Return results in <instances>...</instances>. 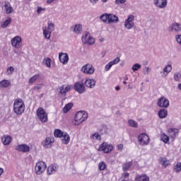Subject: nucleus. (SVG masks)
I'll return each mask as SVG.
<instances>
[{"label":"nucleus","mask_w":181,"mask_h":181,"mask_svg":"<svg viewBox=\"0 0 181 181\" xmlns=\"http://www.w3.org/2000/svg\"><path fill=\"white\" fill-rule=\"evenodd\" d=\"M13 112L16 115H22L25 112V103L21 98H17L14 100Z\"/></svg>","instance_id":"obj_1"},{"label":"nucleus","mask_w":181,"mask_h":181,"mask_svg":"<svg viewBox=\"0 0 181 181\" xmlns=\"http://www.w3.org/2000/svg\"><path fill=\"white\" fill-rule=\"evenodd\" d=\"M87 118H88V114L86 111H79L75 115L72 124L73 125H81L84 121L87 120Z\"/></svg>","instance_id":"obj_2"},{"label":"nucleus","mask_w":181,"mask_h":181,"mask_svg":"<svg viewBox=\"0 0 181 181\" xmlns=\"http://www.w3.org/2000/svg\"><path fill=\"white\" fill-rule=\"evenodd\" d=\"M36 115L38 119H40V121L42 124H45V122H47V113L46 112V111H45V109H43V107H38V109L36 110Z\"/></svg>","instance_id":"obj_3"},{"label":"nucleus","mask_w":181,"mask_h":181,"mask_svg":"<svg viewBox=\"0 0 181 181\" xmlns=\"http://www.w3.org/2000/svg\"><path fill=\"white\" fill-rule=\"evenodd\" d=\"M98 151L99 152H103V153H111L112 151H114V146L109 144L107 142H103L99 146Z\"/></svg>","instance_id":"obj_4"},{"label":"nucleus","mask_w":181,"mask_h":181,"mask_svg":"<svg viewBox=\"0 0 181 181\" xmlns=\"http://www.w3.org/2000/svg\"><path fill=\"white\" fill-rule=\"evenodd\" d=\"M46 168L47 165L45 162L38 161L36 163L35 168L36 175H42V173L46 170Z\"/></svg>","instance_id":"obj_5"},{"label":"nucleus","mask_w":181,"mask_h":181,"mask_svg":"<svg viewBox=\"0 0 181 181\" xmlns=\"http://www.w3.org/2000/svg\"><path fill=\"white\" fill-rule=\"evenodd\" d=\"M82 42L85 45H94L95 40L91 37L90 33L85 32L82 36Z\"/></svg>","instance_id":"obj_6"},{"label":"nucleus","mask_w":181,"mask_h":181,"mask_svg":"<svg viewBox=\"0 0 181 181\" xmlns=\"http://www.w3.org/2000/svg\"><path fill=\"white\" fill-rule=\"evenodd\" d=\"M135 20V16L134 15H130L127 19L124 21V27L126 29H132L134 26H135V23H134V21Z\"/></svg>","instance_id":"obj_7"},{"label":"nucleus","mask_w":181,"mask_h":181,"mask_svg":"<svg viewBox=\"0 0 181 181\" xmlns=\"http://www.w3.org/2000/svg\"><path fill=\"white\" fill-rule=\"evenodd\" d=\"M138 139L140 142V145H141L142 146L148 145L150 141L149 136H148V134H146V133L141 134L139 136Z\"/></svg>","instance_id":"obj_8"},{"label":"nucleus","mask_w":181,"mask_h":181,"mask_svg":"<svg viewBox=\"0 0 181 181\" xmlns=\"http://www.w3.org/2000/svg\"><path fill=\"white\" fill-rule=\"evenodd\" d=\"M81 71L84 73V74H94V66L90 64H86L81 68Z\"/></svg>","instance_id":"obj_9"},{"label":"nucleus","mask_w":181,"mask_h":181,"mask_svg":"<svg viewBox=\"0 0 181 181\" xmlns=\"http://www.w3.org/2000/svg\"><path fill=\"white\" fill-rule=\"evenodd\" d=\"M11 43L13 47H15V49H19L22 45V37L20 36H16L11 39Z\"/></svg>","instance_id":"obj_10"},{"label":"nucleus","mask_w":181,"mask_h":181,"mask_svg":"<svg viewBox=\"0 0 181 181\" xmlns=\"http://www.w3.org/2000/svg\"><path fill=\"white\" fill-rule=\"evenodd\" d=\"M158 105L161 108H168L169 107V100L165 97H161L158 100Z\"/></svg>","instance_id":"obj_11"},{"label":"nucleus","mask_w":181,"mask_h":181,"mask_svg":"<svg viewBox=\"0 0 181 181\" xmlns=\"http://www.w3.org/2000/svg\"><path fill=\"white\" fill-rule=\"evenodd\" d=\"M167 132L173 141H175V139H176V136L179 135V129L177 128H170L168 129Z\"/></svg>","instance_id":"obj_12"},{"label":"nucleus","mask_w":181,"mask_h":181,"mask_svg":"<svg viewBox=\"0 0 181 181\" xmlns=\"http://www.w3.org/2000/svg\"><path fill=\"white\" fill-rule=\"evenodd\" d=\"M16 150L18 151V152L25 153L26 152H29L30 151V147L27 144H18L16 146Z\"/></svg>","instance_id":"obj_13"},{"label":"nucleus","mask_w":181,"mask_h":181,"mask_svg":"<svg viewBox=\"0 0 181 181\" xmlns=\"http://www.w3.org/2000/svg\"><path fill=\"white\" fill-rule=\"evenodd\" d=\"M169 32H181V24L179 23H174L168 28Z\"/></svg>","instance_id":"obj_14"},{"label":"nucleus","mask_w":181,"mask_h":181,"mask_svg":"<svg viewBox=\"0 0 181 181\" xmlns=\"http://www.w3.org/2000/svg\"><path fill=\"white\" fill-rule=\"evenodd\" d=\"M107 23H118L119 19L115 14L108 13Z\"/></svg>","instance_id":"obj_15"},{"label":"nucleus","mask_w":181,"mask_h":181,"mask_svg":"<svg viewBox=\"0 0 181 181\" xmlns=\"http://www.w3.org/2000/svg\"><path fill=\"white\" fill-rule=\"evenodd\" d=\"M74 88L75 91H84L86 90V86L82 82H76L74 85Z\"/></svg>","instance_id":"obj_16"},{"label":"nucleus","mask_w":181,"mask_h":181,"mask_svg":"<svg viewBox=\"0 0 181 181\" xmlns=\"http://www.w3.org/2000/svg\"><path fill=\"white\" fill-rule=\"evenodd\" d=\"M54 142V137L49 136L45 139L44 141V148H50L52 144Z\"/></svg>","instance_id":"obj_17"},{"label":"nucleus","mask_w":181,"mask_h":181,"mask_svg":"<svg viewBox=\"0 0 181 181\" xmlns=\"http://www.w3.org/2000/svg\"><path fill=\"white\" fill-rule=\"evenodd\" d=\"M59 59L63 64H66L69 62V55L66 53H59Z\"/></svg>","instance_id":"obj_18"},{"label":"nucleus","mask_w":181,"mask_h":181,"mask_svg":"<svg viewBox=\"0 0 181 181\" xmlns=\"http://www.w3.org/2000/svg\"><path fill=\"white\" fill-rule=\"evenodd\" d=\"M159 163L163 166V168H168L170 165V160L165 157H160L159 160Z\"/></svg>","instance_id":"obj_19"},{"label":"nucleus","mask_w":181,"mask_h":181,"mask_svg":"<svg viewBox=\"0 0 181 181\" xmlns=\"http://www.w3.org/2000/svg\"><path fill=\"white\" fill-rule=\"evenodd\" d=\"M160 139L164 144H167L168 145H169L170 144V137H169V136H168L165 133H162L160 135Z\"/></svg>","instance_id":"obj_20"},{"label":"nucleus","mask_w":181,"mask_h":181,"mask_svg":"<svg viewBox=\"0 0 181 181\" xmlns=\"http://www.w3.org/2000/svg\"><path fill=\"white\" fill-rule=\"evenodd\" d=\"M149 176L146 174L137 175L135 177V181H149Z\"/></svg>","instance_id":"obj_21"},{"label":"nucleus","mask_w":181,"mask_h":181,"mask_svg":"<svg viewBox=\"0 0 181 181\" xmlns=\"http://www.w3.org/2000/svg\"><path fill=\"white\" fill-rule=\"evenodd\" d=\"M1 141L4 145H9L12 142V137L9 135H4L1 137Z\"/></svg>","instance_id":"obj_22"},{"label":"nucleus","mask_w":181,"mask_h":181,"mask_svg":"<svg viewBox=\"0 0 181 181\" xmlns=\"http://www.w3.org/2000/svg\"><path fill=\"white\" fill-rule=\"evenodd\" d=\"M155 5L158 8H166V5H168V0H156Z\"/></svg>","instance_id":"obj_23"},{"label":"nucleus","mask_w":181,"mask_h":181,"mask_svg":"<svg viewBox=\"0 0 181 181\" xmlns=\"http://www.w3.org/2000/svg\"><path fill=\"white\" fill-rule=\"evenodd\" d=\"M170 71H172V65L168 64V65L165 66L163 71H161L160 73L163 74V77H166V76H168V74L169 73H170Z\"/></svg>","instance_id":"obj_24"},{"label":"nucleus","mask_w":181,"mask_h":181,"mask_svg":"<svg viewBox=\"0 0 181 181\" xmlns=\"http://www.w3.org/2000/svg\"><path fill=\"white\" fill-rule=\"evenodd\" d=\"M57 169V166L56 165H50L47 169V175H53V173H56Z\"/></svg>","instance_id":"obj_25"},{"label":"nucleus","mask_w":181,"mask_h":181,"mask_svg":"<svg viewBox=\"0 0 181 181\" xmlns=\"http://www.w3.org/2000/svg\"><path fill=\"white\" fill-rule=\"evenodd\" d=\"M43 35L47 40H50L52 32L47 30V27H42Z\"/></svg>","instance_id":"obj_26"},{"label":"nucleus","mask_w":181,"mask_h":181,"mask_svg":"<svg viewBox=\"0 0 181 181\" xmlns=\"http://www.w3.org/2000/svg\"><path fill=\"white\" fill-rule=\"evenodd\" d=\"M4 8H5L6 13H7L8 15L9 13H12V12H13V8H12V6H11V4L8 1L5 2Z\"/></svg>","instance_id":"obj_27"},{"label":"nucleus","mask_w":181,"mask_h":181,"mask_svg":"<svg viewBox=\"0 0 181 181\" xmlns=\"http://www.w3.org/2000/svg\"><path fill=\"white\" fill-rule=\"evenodd\" d=\"M158 117L161 118V119L166 118V117H168V110L166 109H160L158 111Z\"/></svg>","instance_id":"obj_28"},{"label":"nucleus","mask_w":181,"mask_h":181,"mask_svg":"<svg viewBox=\"0 0 181 181\" xmlns=\"http://www.w3.org/2000/svg\"><path fill=\"white\" fill-rule=\"evenodd\" d=\"M86 87L93 88L95 86V81L94 79H87L85 82Z\"/></svg>","instance_id":"obj_29"},{"label":"nucleus","mask_w":181,"mask_h":181,"mask_svg":"<svg viewBox=\"0 0 181 181\" xmlns=\"http://www.w3.org/2000/svg\"><path fill=\"white\" fill-rule=\"evenodd\" d=\"M62 137H63L62 142L64 144V145H69L70 142V136L69 135V134L67 133L64 134Z\"/></svg>","instance_id":"obj_30"},{"label":"nucleus","mask_w":181,"mask_h":181,"mask_svg":"<svg viewBox=\"0 0 181 181\" xmlns=\"http://www.w3.org/2000/svg\"><path fill=\"white\" fill-rule=\"evenodd\" d=\"M71 108H73V103H67L62 109V111L64 112V114H67V112L69 111H70V110H71Z\"/></svg>","instance_id":"obj_31"},{"label":"nucleus","mask_w":181,"mask_h":181,"mask_svg":"<svg viewBox=\"0 0 181 181\" xmlns=\"http://www.w3.org/2000/svg\"><path fill=\"white\" fill-rule=\"evenodd\" d=\"M64 133L62 132L60 129H55L54 132V135L56 138H62Z\"/></svg>","instance_id":"obj_32"},{"label":"nucleus","mask_w":181,"mask_h":181,"mask_svg":"<svg viewBox=\"0 0 181 181\" xmlns=\"http://www.w3.org/2000/svg\"><path fill=\"white\" fill-rule=\"evenodd\" d=\"M11 82L8 80H3L0 82V87L6 88L9 87Z\"/></svg>","instance_id":"obj_33"},{"label":"nucleus","mask_w":181,"mask_h":181,"mask_svg":"<svg viewBox=\"0 0 181 181\" xmlns=\"http://www.w3.org/2000/svg\"><path fill=\"white\" fill-rule=\"evenodd\" d=\"M129 127H132V128H138V122H135L134 119L128 120Z\"/></svg>","instance_id":"obj_34"},{"label":"nucleus","mask_w":181,"mask_h":181,"mask_svg":"<svg viewBox=\"0 0 181 181\" xmlns=\"http://www.w3.org/2000/svg\"><path fill=\"white\" fill-rule=\"evenodd\" d=\"M100 21L104 23H108V13H104L100 16Z\"/></svg>","instance_id":"obj_35"},{"label":"nucleus","mask_w":181,"mask_h":181,"mask_svg":"<svg viewBox=\"0 0 181 181\" xmlns=\"http://www.w3.org/2000/svg\"><path fill=\"white\" fill-rule=\"evenodd\" d=\"M99 170H105L107 169V164L104 161H101L98 164Z\"/></svg>","instance_id":"obj_36"},{"label":"nucleus","mask_w":181,"mask_h":181,"mask_svg":"<svg viewBox=\"0 0 181 181\" xmlns=\"http://www.w3.org/2000/svg\"><path fill=\"white\" fill-rule=\"evenodd\" d=\"M174 170L175 173H179V172H181V162L177 163V164L174 166Z\"/></svg>","instance_id":"obj_37"},{"label":"nucleus","mask_w":181,"mask_h":181,"mask_svg":"<svg viewBox=\"0 0 181 181\" xmlns=\"http://www.w3.org/2000/svg\"><path fill=\"white\" fill-rule=\"evenodd\" d=\"M39 77H40V75H39V74L34 75L33 77H31L29 79L28 83L30 84H32V83H35V81H36Z\"/></svg>","instance_id":"obj_38"},{"label":"nucleus","mask_w":181,"mask_h":181,"mask_svg":"<svg viewBox=\"0 0 181 181\" xmlns=\"http://www.w3.org/2000/svg\"><path fill=\"white\" fill-rule=\"evenodd\" d=\"M82 30V27H81V25L80 24H76L75 26H74V31L75 32V33H80V32H81Z\"/></svg>","instance_id":"obj_39"},{"label":"nucleus","mask_w":181,"mask_h":181,"mask_svg":"<svg viewBox=\"0 0 181 181\" xmlns=\"http://www.w3.org/2000/svg\"><path fill=\"white\" fill-rule=\"evenodd\" d=\"M175 81H180L181 80V74L180 72H175L173 76Z\"/></svg>","instance_id":"obj_40"},{"label":"nucleus","mask_w":181,"mask_h":181,"mask_svg":"<svg viewBox=\"0 0 181 181\" xmlns=\"http://www.w3.org/2000/svg\"><path fill=\"white\" fill-rule=\"evenodd\" d=\"M52 59H50V58H46L45 59H44L43 63L44 64H45V66H47V67H51L52 66Z\"/></svg>","instance_id":"obj_41"},{"label":"nucleus","mask_w":181,"mask_h":181,"mask_svg":"<svg viewBox=\"0 0 181 181\" xmlns=\"http://www.w3.org/2000/svg\"><path fill=\"white\" fill-rule=\"evenodd\" d=\"M47 30L52 33L54 30V23L48 22V28H47Z\"/></svg>","instance_id":"obj_42"},{"label":"nucleus","mask_w":181,"mask_h":181,"mask_svg":"<svg viewBox=\"0 0 181 181\" xmlns=\"http://www.w3.org/2000/svg\"><path fill=\"white\" fill-rule=\"evenodd\" d=\"M132 166V162H129L123 165V170L125 172Z\"/></svg>","instance_id":"obj_43"},{"label":"nucleus","mask_w":181,"mask_h":181,"mask_svg":"<svg viewBox=\"0 0 181 181\" xmlns=\"http://www.w3.org/2000/svg\"><path fill=\"white\" fill-rule=\"evenodd\" d=\"M11 22H12V21L11 20V18H8L4 22V23L1 25V28L3 29H5V28H6L11 23Z\"/></svg>","instance_id":"obj_44"},{"label":"nucleus","mask_w":181,"mask_h":181,"mask_svg":"<svg viewBox=\"0 0 181 181\" xmlns=\"http://www.w3.org/2000/svg\"><path fill=\"white\" fill-rule=\"evenodd\" d=\"M139 69H141V64H135L132 67V69L133 70V71H138Z\"/></svg>","instance_id":"obj_45"},{"label":"nucleus","mask_w":181,"mask_h":181,"mask_svg":"<svg viewBox=\"0 0 181 181\" xmlns=\"http://www.w3.org/2000/svg\"><path fill=\"white\" fill-rule=\"evenodd\" d=\"M91 138H93V139H97L100 141V139H101V136H100V134L98 133H95L91 136Z\"/></svg>","instance_id":"obj_46"},{"label":"nucleus","mask_w":181,"mask_h":181,"mask_svg":"<svg viewBox=\"0 0 181 181\" xmlns=\"http://www.w3.org/2000/svg\"><path fill=\"white\" fill-rule=\"evenodd\" d=\"M13 71H15V68H13V66H10L7 69V73L9 75L12 74Z\"/></svg>","instance_id":"obj_47"},{"label":"nucleus","mask_w":181,"mask_h":181,"mask_svg":"<svg viewBox=\"0 0 181 181\" xmlns=\"http://www.w3.org/2000/svg\"><path fill=\"white\" fill-rule=\"evenodd\" d=\"M119 57H116L113 61H111V64H112V66H114V64H118V63H119Z\"/></svg>","instance_id":"obj_48"},{"label":"nucleus","mask_w":181,"mask_h":181,"mask_svg":"<svg viewBox=\"0 0 181 181\" xmlns=\"http://www.w3.org/2000/svg\"><path fill=\"white\" fill-rule=\"evenodd\" d=\"M112 67V64L110 62L105 67V71H109V70Z\"/></svg>","instance_id":"obj_49"},{"label":"nucleus","mask_w":181,"mask_h":181,"mask_svg":"<svg viewBox=\"0 0 181 181\" xmlns=\"http://www.w3.org/2000/svg\"><path fill=\"white\" fill-rule=\"evenodd\" d=\"M73 89V86L71 85H67L65 88H64V91H70V90Z\"/></svg>","instance_id":"obj_50"},{"label":"nucleus","mask_w":181,"mask_h":181,"mask_svg":"<svg viewBox=\"0 0 181 181\" xmlns=\"http://www.w3.org/2000/svg\"><path fill=\"white\" fill-rule=\"evenodd\" d=\"M149 71H151L149 70V67H148V66H146L144 68V69L143 70L144 74H146V75L149 74Z\"/></svg>","instance_id":"obj_51"},{"label":"nucleus","mask_w":181,"mask_h":181,"mask_svg":"<svg viewBox=\"0 0 181 181\" xmlns=\"http://www.w3.org/2000/svg\"><path fill=\"white\" fill-rule=\"evenodd\" d=\"M127 2V0H115L116 5H119L121 4H125Z\"/></svg>","instance_id":"obj_52"},{"label":"nucleus","mask_w":181,"mask_h":181,"mask_svg":"<svg viewBox=\"0 0 181 181\" xmlns=\"http://www.w3.org/2000/svg\"><path fill=\"white\" fill-rule=\"evenodd\" d=\"M42 87H43V85L42 84H39V85H37L34 87V90H42Z\"/></svg>","instance_id":"obj_53"},{"label":"nucleus","mask_w":181,"mask_h":181,"mask_svg":"<svg viewBox=\"0 0 181 181\" xmlns=\"http://www.w3.org/2000/svg\"><path fill=\"white\" fill-rule=\"evenodd\" d=\"M117 151H122V149H124V144H118L117 146Z\"/></svg>","instance_id":"obj_54"},{"label":"nucleus","mask_w":181,"mask_h":181,"mask_svg":"<svg viewBox=\"0 0 181 181\" xmlns=\"http://www.w3.org/2000/svg\"><path fill=\"white\" fill-rule=\"evenodd\" d=\"M122 177L124 179H127V177H129V174L128 173H124L122 174Z\"/></svg>","instance_id":"obj_55"},{"label":"nucleus","mask_w":181,"mask_h":181,"mask_svg":"<svg viewBox=\"0 0 181 181\" xmlns=\"http://www.w3.org/2000/svg\"><path fill=\"white\" fill-rule=\"evenodd\" d=\"M42 11H45V8H42V7H37V13H40Z\"/></svg>","instance_id":"obj_56"},{"label":"nucleus","mask_w":181,"mask_h":181,"mask_svg":"<svg viewBox=\"0 0 181 181\" xmlns=\"http://www.w3.org/2000/svg\"><path fill=\"white\" fill-rule=\"evenodd\" d=\"M57 90H59V91H64V85H62V86L59 87Z\"/></svg>","instance_id":"obj_57"},{"label":"nucleus","mask_w":181,"mask_h":181,"mask_svg":"<svg viewBox=\"0 0 181 181\" xmlns=\"http://www.w3.org/2000/svg\"><path fill=\"white\" fill-rule=\"evenodd\" d=\"M90 4H93V5H95L97 2H98V0H90Z\"/></svg>","instance_id":"obj_58"},{"label":"nucleus","mask_w":181,"mask_h":181,"mask_svg":"<svg viewBox=\"0 0 181 181\" xmlns=\"http://www.w3.org/2000/svg\"><path fill=\"white\" fill-rule=\"evenodd\" d=\"M13 53H15L16 54H17L18 57L21 56V54H19V52L16 51V49L13 50Z\"/></svg>","instance_id":"obj_59"},{"label":"nucleus","mask_w":181,"mask_h":181,"mask_svg":"<svg viewBox=\"0 0 181 181\" xmlns=\"http://www.w3.org/2000/svg\"><path fill=\"white\" fill-rule=\"evenodd\" d=\"M2 173H4V168H0V176H2Z\"/></svg>","instance_id":"obj_60"},{"label":"nucleus","mask_w":181,"mask_h":181,"mask_svg":"<svg viewBox=\"0 0 181 181\" xmlns=\"http://www.w3.org/2000/svg\"><path fill=\"white\" fill-rule=\"evenodd\" d=\"M115 90H116V91H119V90H121V88L117 86L115 87Z\"/></svg>","instance_id":"obj_61"},{"label":"nucleus","mask_w":181,"mask_h":181,"mask_svg":"<svg viewBox=\"0 0 181 181\" xmlns=\"http://www.w3.org/2000/svg\"><path fill=\"white\" fill-rule=\"evenodd\" d=\"M54 0H47V4H52V2H54Z\"/></svg>","instance_id":"obj_62"},{"label":"nucleus","mask_w":181,"mask_h":181,"mask_svg":"<svg viewBox=\"0 0 181 181\" xmlns=\"http://www.w3.org/2000/svg\"><path fill=\"white\" fill-rule=\"evenodd\" d=\"M178 88H179V90H181V83H180V84L178 85Z\"/></svg>","instance_id":"obj_63"},{"label":"nucleus","mask_w":181,"mask_h":181,"mask_svg":"<svg viewBox=\"0 0 181 181\" xmlns=\"http://www.w3.org/2000/svg\"><path fill=\"white\" fill-rule=\"evenodd\" d=\"M100 42H104V38H101V39L100 40Z\"/></svg>","instance_id":"obj_64"}]
</instances>
